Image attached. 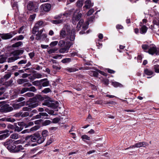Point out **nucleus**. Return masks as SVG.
<instances>
[{"instance_id":"f257e3e1","label":"nucleus","mask_w":159,"mask_h":159,"mask_svg":"<svg viewBox=\"0 0 159 159\" xmlns=\"http://www.w3.org/2000/svg\"><path fill=\"white\" fill-rule=\"evenodd\" d=\"M60 37L61 38H66V39L74 40L75 38V30L70 26L66 25L60 31Z\"/></svg>"},{"instance_id":"f03ea898","label":"nucleus","mask_w":159,"mask_h":159,"mask_svg":"<svg viewBox=\"0 0 159 159\" xmlns=\"http://www.w3.org/2000/svg\"><path fill=\"white\" fill-rule=\"evenodd\" d=\"M70 41H66L65 46L63 48L60 49L59 50V52L61 53H64L67 52L68 51L74 43V40H70Z\"/></svg>"},{"instance_id":"7ed1b4c3","label":"nucleus","mask_w":159,"mask_h":159,"mask_svg":"<svg viewBox=\"0 0 159 159\" xmlns=\"http://www.w3.org/2000/svg\"><path fill=\"white\" fill-rule=\"evenodd\" d=\"M4 145L10 152H14L15 148H16V146L14 144L13 140L10 139L4 143Z\"/></svg>"},{"instance_id":"20e7f679","label":"nucleus","mask_w":159,"mask_h":159,"mask_svg":"<svg viewBox=\"0 0 159 159\" xmlns=\"http://www.w3.org/2000/svg\"><path fill=\"white\" fill-rule=\"evenodd\" d=\"M27 7L28 9L29 10H32L35 12L39 10V4L35 2H30Z\"/></svg>"},{"instance_id":"39448f33","label":"nucleus","mask_w":159,"mask_h":159,"mask_svg":"<svg viewBox=\"0 0 159 159\" xmlns=\"http://www.w3.org/2000/svg\"><path fill=\"white\" fill-rule=\"evenodd\" d=\"M25 140L28 142H36L34 143H30L29 145L30 146H34L37 145V134L35 136L30 135L26 137L25 138Z\"/></svg>"},{"instance_id":"423d86ee","label":"nucleus","mask_w":159,"mask_h":159,"mask_svg":"<svg viewBox=\"0 0 159 159\" xmlns=\"http://www.w3.org/2000/svg\"><path fill=\"white\" fill-rule=\"evenodd\" d=\"M44 25V22L42 20L37 21L35 24L32 30V33L34 34H36L39 29L42 28Z\"/></svg>"},{"instance_id":"0eeeda50","label":"nucleus","mask_w":159,"mask_h":159,"mask_svg":"<svg viewBox=\"0 0 159 159\" xmlns=\"http://www.w3.org/2000/svg\"><path fill=\"white\" fill-rule=\"evenodd\" d=\"M148 52L149 54L152 55L154 54H155L156 55H159V52L157 49L156 47L153 45L149 46Z\"/></svg>"},{"instance_id":"6e6552de","label":"nucleus","mask_w":159,"mask_h":159,"mask_svg":"<svg viewBox=\"0 0 159 159\" xmlns=\"http://www.w3.org/2000/svg\"><path fill=\"white\" fill-rule=\"evenodd\" d=\"M74 9H72L70 10L67 11L65 12L63 14H60L57 16H56L54 18L56 19H61L62 18V17L64 19H65V18L63 17V16H65L66 17H67L69 16L72 13V12L73 11Z\"/></svg>"},{"instance_id":"1a4fd4ad","label":"nucleus","mask_w":159,"mask_h":159,"mask_svg":"<svg viewBox=\"0 0 159 159\" xmlns=\"http://www.w3.org/2000/svg\"><path fill=\"white\" fill-rule=\"evenodd\" d=\"M30 102L29 104L28 107L31 108L36 107L39 105V101L36 98H33L31 99Z\"/></svg>"},{"instance_id":"9d476101","label":"nucleus","mask_w":159,"mask_h":159,"mask_svg":"<svg viewBox=\"0 0 159 159\" xmlns=\"http://www.w3.org/2000/svg\"><path fill=\"white\" fill-rule=\"evenodd\" d=\"M82 16L81 13L75 12L72 18V23L73 24H75L76 22L78 21L81 18Z\"/></svg>"},{"instance_id":"9b49d317","label":"nucleus","mask_w":159,"mask_h":159,"mask_svg":"<svg viewBox=\"0 0 159 159\" xmlns=\"http://www.w3.org/2000/svg\"><path fill=\"white\" fill-rule=\"evenodd\" d=\"M84 23V20L83 19H81L80 20L79 22L78 23L77 26V29H80L81 27V26L82 25V28L84 30L87 29L88 27V25L89 24V22H87L86 24Z\"/></svg>"},{"instance_id":"f8f14e48","label":"nucleus","mask_w":159,"mask_h":159,"mask_svg":"<svg viewBox=\"0 0 159 159\" xmlns=\"http://www.w3.org/2000/svg\"><path fill=\"white\" fill-rule=\"evenodd\" d=\"M13 110V108L10 107L8 105L6 104L1 107L0 111L2 112H7Z\"/></svg>"},{"instance_id":"ddd939ff","label":"nucleus","mask_w":159,"mask_h":159,"mask_svg":"<svg viewBox=\"0 0 159 159\" xmlns=\"http://www.w3.org/2000/svg\"><path fill=\"white\" fill-rule=\"evenodd\" d=\"M51 5L49 3H46L42 5L40 7L45 11H50L51 8Z\"/></svg>"},{"instance_id":"4468645a","label":"nucleus","mask_w":159,"mask_h":159,"mask_svg":"<svg viewBox=\"0 0 159 159\" xmlns=\"http://www.w3.org/2000/svg\"><path fill=\"white\" fill-rule=\"evenodd\" d=\"M25 102L23 101L18 103L13 104L12 107L15 110H16L20 108L21 107L25 105Z\"/></svg>"},{"instance_id":"2eb2a0df","label":"nucleus","mask_w":159,"mask_h":159,"mask_svg":"<svg viewBox=\"0 0 159 159\" xmlns=\"http://www.w3.org/2000/svg\"><path fill=\"white\" fill-rule=\"evenodd\" d=\"M85 5L83 7V9H85L90 8L93 6V3L92 4L91 2L89 0H86L85 2Z\"/></svg>"},{"instance_id":"dca6fc26","label":"nucleus","mask_w":159,"mask_h":159,"mask_svg":"<svg viewBox=\"0 0 159 159\" xmlns=\"http://www.w3.org/2000/svg\"><path fill=\"white\" fill-rule=\"evenodd\" d=\"M13 36V35L11 33L2 34L1 38L3 39L7 40L11 38Z\"/></svg>"},{"instance_id":"f3484780","label":"nucleus","mask_w":159,"mask_h":159,"mask_svg":"<svg viewBox=\"0 0 159 159\" xmlns=\"http://www.w3.org/2000/svg\"><path fill=\"white\" fill-rule=\"evenodd\" d=\"M140 26H141L140 29V33L141 34H145L147 32L148 28L145 25H142V22H140Z\"/></svg>"},{"instance_id":"a211bd4d","label":"nucleus","mask_w":159,"mask_h":159,"mask_svg":"<svg viewBox=\"0 0 159 159\" xmlns=\"http://www.w3.org/2000/svg\"><path fill=\"white\" fill-rule=\"evenodd\" d=\"M23 52V51L22 50H17L15 51L12 52V54L14 57H17L19 58V57L18 56L20 54H22Z\"/></svg>"},{"instance_id":"6ab92c4d","label":"nucleus","mask_w":159,"mask_h":159,"mask_svg":"<svg viewBox=\"0 0 159 159\" xmlns=\"http://www.w3.org/2000/svg\"><path fill=\"white\" fill-rule=\"evenodd\" d=\"M41 85L43 87L47 86L49 85V81L46 78L44 79L40 80Z\"/></svg>"},{"instance_id":"aec40b11","label":"nucleus","mask_w":159,"mask_h":159,"mask_svg":"<svg viewBox=\"0 0 159 159\" xmlns=\"http://www.w3.org/2000/svg\"><path fill=\"white\" fill-rule=\"evenodd\" d=\"M6 133H3L1 135H0V140H2L5 139L6 138L8 137L10 134L8 133L9 132L8 130H6Z\"/></svg>"},{"instance_id":"412c9836","label":"nucleus","mask_w":159,"mask_h":159,"mask_svg":"<svg viewBox=\"0 0 159 159\" xmlns=\"http://www.w3.org/2000/svg\"><path fill=\"white\" fill-rule=\"evenodd\" d=\"M45 139L39 134H37V143L40 144L44 142Z\"/></svg>"},{"instance_id":"4be33fe9","label":"nucleus","mask_w":159,"mask_h":159,"mask_svg":"<svg viewBox=\"0 0 159 159\" xmlns=\"http://www.w3.org/2000/svg\"><path fill=\"white\" fill-rule=\"evenodd\" d=\"M15 120L12 118L4 117L0 119V121H6L7 122H14Z\"/></svg>"},{"instance_id":"5701e85b","label":"nucleus","mask_w":159,"mask_h":159,"mask_svg":"<svg viewBox=\"0 0 159 159\" xmlns=\"http://www.w3.org/2000/svg\"><path fill=\"white\" fill-rule=\"evenodd\" d=\"M52 100L49 98L47 100H45L44 102L42 103V105H43L47 106L48 107H50L51 103H52Z\"/></svg>"},{"instance_id":"b1692460","label":"nucleus","mask_w":159,"mask_h":159,"mask_svg":"<svg viewBox=\"0 0 159 159\" xmlns=\"http://www.w3.org/2000/svg\"><path fill=\"white\" fill-rule=\"evenodd\" d=\"M56 20H53L52 22L54 24H58L62 23L64 20L65 19L62 17V18L56 19Z\"/></svg>"},{"instance_id":"393cba45","label":"nucleus","mask_w":159,"mask_h":159,"mask_svg":"<svg viewBox=\"0 0 159 159\" xmlns=\"http://www.w3.org/2000/svg\"><path fill=\"white\" fill-rule=\"evenodd\" d=\"M43 29H41L40 30L38 31V33L36 34V39L37 40H39L41 39V36L42 35V34L43 32Z\"/></svg>"},{"instance_id":"a878e982","label":"nucleus","mask_w":159,"mask_h":159,"mask_svg":"<svg viewBox=\"0 0 159 159\" xmlns=\"http://www.w3.org/2000/svg\"><path fill=\"white\" fill-rule=\"evenodd\" d=\"M154 73V72L151 70L148 69H145L144 70V73L148 75H151Z\"/></svg>"},{"instance_id":"bb28decb","label":"nucleus","mask_w":159,"mask_h":159,"mask_svg":"<svg viewBox=\"0 0 159 159\" xmlns=\"http://www.w3.org/2000/svg\"><path fill=\"white\" fill-rule=\"evenodd\" d=\"M24 149L22 145H19L17 146H16V148H15L13 152H19L20 150Z\"/></svg>"},{"instance_id":"cd10ccee","label":"nucleus","mask_w":159,"mask_h":159,"mask_svg":"<svg viewBox=\"0 0 159 159\" xmlns=\"http://www.w3.org/2000/svg\"><path fill=\"white\" fill-rule=\"evenodd\" d=\"M18 59V57H14V56L8 58L7 59V62H12Z\"/></svg>"},{"instance_id":"c85d7f7f","label":"nucleus","mask_w":159,"mask_h":159,"mask_svg":"<svg viewBox=\"0 0 159 159\" xmlns=\"http://www.w3.org/2000/svg\"><path fill=\"white\" fill-rule=\"evenodd\" d=\"M66 42L63 40H61L58 43V45L60 48H63L65 46Z\"/></svg>"},{"instance_id":"c756f323","label":"nucleus","mask_w":159,"mask_h":159,"mask_svg":"<svg viewBox=\"0 0 159 159\" xmlns=\"http://www.w3.org/2000/svg\"><path fill=\"white\" fill-rule=\"evenodd\" d=\"M66 70L69 72H75L78 70V69H76L75 67L67 68L66 69Z\"/></svg>"},{"instance_id":"7c9ffc66","label":"nucleus","mask_w":159,"mask_h":159,"mask_svg":"<svg viewBox=\"0 0 159 159\" xmlns=\"http://www.w3.org/2000/svg\"><path fill=\"white\" fill-rule=\"evenodd\" d=\"M50 105V107L55 109L58 106V102H54L52 101Z\"/></svg>"},{"instance_id":"2f4dec72","label":"nucleus","mask_w":159,"mask_h":159,"mask_svg":"<svg viewBox=\"0 0 159 159\" xmlns=\"http://www.w3.org/2000/svg\"><path fill=\"white\" fill-rule=\"evenodd\" d=\"M112 84L113 86L115 87H123V85L122 84L117 82H112Z\"/></svg>"},{"instance_id":"473e14b6","label":"nucleus","mask_w":159,"mask_h":159,"mask_svg":"<svg viewBox=\"0 0 159 159\" xmlns=\"http://www.w3.org/2000/svg\"><path fill=\"white\" fill-rule=\"evenodd\" d=\"M48 131L47 130H44L42 131L41 135L42 136L46 139V137L48 135Z\"/></svg>"},{"instance_id":"72a5a7b5","label":"nucleus","mask_w":159,"mask_h":159,"mask_svg":"<svg viewBox=\"0 0 159 159\" xmlns=\"http://www.w3.org/2000/svg\"><path fill=\"white\" fill-rule=\"evenodd\" d=\"M76 6L78 7H81L83 4V0H78L76 2Z\"/></svg>"},{"instance_id":"f704fd0d","label":"nucleus","mask_w":159,"mask_h":159,"mask_svg":"<svg viewBox=\"0 0 159 159\" xmlns=\"http://www.w3.org/2000/svg\"><path fill=\"white\" fill-rule=\"evenodd\" d=\"M27 81L28 80L26 79H18L17 80V83L19 84H22L24 83L27 82Z\"/></svg>"},{"instance_id":"c9c22d12","label":"nucleus","mask_w":159,"mask_h":159,"mask_svg":"<svg viewBox=\"0 0 159 159\" xmlns=\"http://www.w3.org/2000/svg\"><path fill=\"white\" fill-rule=\"evenodd\" d=\"M19 138V135L18 134L14 133L10 136V138L13 139H17Z\"/></svg>"},{"instance_id":"e433bc0d","label":"nucleus","mask_w":159,"mask_h":159,"mask_svg":"<svg viewBox=\"0 0 159 159\" xmlns=\"http://www.w3.org/2000/svg\"><path fill=\"white\" fill-rule=\"evenodd\" d=\"M22 44V43L21 42L19 41L13 44L12 45V47L13 48H16L21 46Z\"/></svg>"},{"instance_id":"4c0bfd02","label":"nucleus","mask_w":159,"mask_h":159,"mask_svg":"<svg viewBox=\"0 0 159 159\" xmlns=\"http://www.w3.org/2000/svg\"><path fill=\"white\" fill-rule=\"evenodd\" d=\"M15 131H17L18 132H19L21 131L23 128L22 126L19 127L16 125H15Z\"/></svg>"},{"instance_id":"58836bf2","label":"nucleus","mask_w":159,"mask_h":159,"mask_svg":"<svg viewBox=\"0 0 159 159\" xmlns=\"http://www.w3.org/2000/svg\"><path fill=\"white\" fill-rule=\"evenodd\" d=\"M71 61V59L70 58H66L63 59L61 61V62L63 63H68Z\"/></svg>"},{"instance_id":"ea45409f","label":"nucleus","mask_w":159,"mask_h":159,"mask_svg":"<svg viewBox=\"0 0 159 159\" xmlns=\"http://www.w3.org/2000/svg\"><path fill=\"white\" fill-rule=\"evenodd\" d=\"M153 68L155 72L159 73V65H155L154 66Z\"/></svg>"},{"instance_id":"a19ab883","label":"nucleus","mask_w":159,"mask_h":159,"mask_svg":"<svg viewBox=\"0 0 159 159\" xmlns=\"http://www.w3.org/2000/svg\"><path fill=\"white\" fill-rule=\"evenodd\" d=\"M32 84L36 86H39L41 85L40 80L39 81L37 80L32 82Z\"/></svg>"},{"instance_id":"79ce46f5","label":"nucleus","mask_w":159,"mask_h":159,"mask_svg":"<svg viewBox=\"0 0 159 159\" xmlns=\"http://www.w3.org/2000/svg\"><path fill=\"white\" fill-rule=\"evenodd\" d=\"M11 73L10 72L5 75L3 77V79L5 80L8 79L11 76Z\"/></svg>"},{"instance_id":"37998d69","label":"nucleus","mask_w":159,"mask_h":159,"mask_svg":"<svg viewBox=\"0 0 159 159\" xmlns=\"http://www.w3.org/2000/svg\"><path fill=\"white\" fill-rule=\"evenodd\" d=\"M27 63V60L26 59H24L21 60L19 61L18 64L20 66H22V64H25Z\"/></svg>"},{"instance_id":"c03bdc74","label":"nucleus","mask_w":159,"mask_h":159,"mask_svg":"<svg viewBox=\"0 0 159 159\" xmlns=\"http://www.w3.org/2000/svg\"><path fill=\"white\" fill-rule=\"evenodd\" d=\"M57 48H54L53 49H50V50H48V52L49 54H50L53 53H55L56 51H57Z\"/></svg>"},{"instance_id":"a18cd8bd","label":"nucleus","mask_w":159,"mask_h":159,"mask_svg":"<svg viewBox=\"0 0 159 159\" xmlns=\"http://www.w3.org/2000/svg\"><path fill=\"white\" fill-rule=\"evenodd\" d=\"M51 92V90L49 88H46L44 89L42 91V92L44 93H47Z\"/></svg>"},{"instance_id":"49530a36","label":"nucleus","mask_w":159,"mask_h":159,"mask_svg":"<svg viewBox=\"0 0 159 159\" xmlns=\"http://www.w3.org/2000/svg\"><path fill=\"white\" fill-rule=\"evenodd\" d=\"M142 48L143 50L147 52L146 50L148 49H149V46L147 45V44H143L142 46Z\"/></svg>"},{"instance_id":"de8ad7c7","label":"nucleus","mask_w":159,"mask_h":159,"mask_svg":"<svg viewBox=\"0 0 159 159\" xmlns=\"http://www.w3.org/2000/svg\"><path fill=\"white\" fill-rule=\"evenodd\" d=\"M51 122V121L49 120H46L44 121L43 123V125L44 126H46L49 125Z\"/></svg>"},{"instance_id":"09e8293b","label":"nucleus","mask_w":159,"mask_h":159,"mask_svg":"<svg viewBox=\"0 0 159 159\" xmlns=\"http://www.w3.org/2000/svg\"><path fill=\"white\" fill-rule=\"evenodd\" d=\"M53 141V139L51 137L49 138V139L48 140L46 145H50L51 143Z\"/></svg>"},{"instance_id":"8fccbe9b","label":"nucleus","mask_w":159,"mask_h":159,"mask_svg":"<svg viewBox=\"0 0 159 159\" xmlns=\"http://www.w3.org/2000/svg\"><path fill=\"white\" fill-rule=\"evenodd\" d=\"M81 138L83 139H86L88 140H90V138L86 135H84L81 136Z\"/></svg>"},{"instance_id":"3c124183","label":"nucleus","mask_w":159,"mask_h":159,"mask_svg":"<svg viewBox=\"0 0 159 159\" xmlns=\"http://www.w3.org/2000/svg\"><path fill=\"white\" fill-rule=\"evenodd\" d=\"M29 116V113L28 112H23L22 111V117H25Z\"/></svg>"},{"instance_id":"603ef678","label":"nucleus","mask_w":159,"mask_h":159,"mask_svg":"<svg viewBox=\"0 0 159 159\" xmlns=\"http://www.w3.org/2000/svg\"><path fill=\"white\" fill-rule=\"evenodd\" d=\"M39 125H35L34 127L31 128L30 129L31 131H34L37 130L39 129Z\"/></svg>"},{"instance_id":"864d4df0","label":"nucleus","mask_w":159,"mask_h":159,"mask_svg":"<svg viewBox=\"0 0 159 159\" xmlns=\"http://www.w3.org/2000/svg\"><path fill=\"white\" fill-rule=\"evenodd\" d=\"M41 115L40 114V113L39 114L37 115L36 116H33L32 118V120H34L35 119H40L41 118Z\"/></svg>"},{"instance_id":"5fc2aeb1","label":"nucleus","mask_w":159,"mask_h":159,"mask_svg":"<svg viewBox=\"0 0 159 159\" xmlns=\"http://www.w3.org/2000/svg\"><path fill=\"white\" fill-rule=\"evenodd\" d=\"M58 43L57 41H56L52 42L50 44V46L53 47L56 45Z\"/></svg>"},{"instance_id":"6e6d98bb","label":"nucleus","mask_w":159,"mask_h":159,"mask_svg":"<svg viewBox=\"0 0 159 159\" xmlns=\"http://www.w3.org/2000/svg\"><path fill=\"white\" fill-rule=\"evenodd\" d=\"M31 107L28 106V107H23L22 108V110L24 111H30L31 110Z\"/></svg>"},{"instance_id":"4d7b16f0","label":"nucleus","mask_w":159,"mask_h":159,"mask_svg":"<svg viewBox=\"0 0 159 159\" xmlns=\"http://www.w3.org/2000/svg\"><path fill=\"white\" fill-rule=\"evenodd\" d=\"M94 12V10L93 9H91L89 11H88L87 15L88 16H89L92 14Z\"/></svg>"},{"instance_id":"13d9d810","label":"nucleus","mask_w":159,"mask_h":159,"mask_svg":"<svg viewBox=\"0 0 159 159\" xmlns=\"http://www.w3.org/2000/svg\"><path fill=\"white\" fill-rule=\"evenodd\" d=\"M29 91V88H23L22 89L21 91L20 92V93L21 94H23L24 93Z\"/></svg>"},{"instance_id":"bf43d9fd","label":"nucleus","mask_w":159,"mask_h":159,"mask_svg":"<svg viewBox=\"0 0 159 159\" xmlns=\"http://www.w3.org/2000/svg\"><path fill=\"white\" fill-rule=\"evenodd\" d=\"M38 112V111L37 110H34L33 111H32L31 112V113L30 114V115L29 116L30 117L32 116L34 114H36Z\"/></svg>"},{"instance_id":"052dcab7","label":"nucleus","mask_w":159,"mask_h":159,"mask_svg":"<svg viewBox=\"0 0 159 159\" xmlns=\"http://www.w3.org/2000/svg\"><path fill=\"white\" fill-rule=\"evenodd\" d=\"M135 147L136 148H140L142 147V142H138L135 143Z\"/></svg>"},{"instance_id":"680f3d73","label":"nucleus","mask_w":159,"mask_h":159,"mask_svg":"<svg viewBox=\"0 0 159 159\" xmlns=\"http://www.w3.org/2000/svg\"><path fill=\"white\" fill-rule=\"evenodd\" d=\"M24 26H22L19 29V30L18 31V33L19 34H20V33H24V31H23V30L24 28Z\"/></svg>"},{"instance_id":"e2e57ef3","label":"nucleus","mask_w":159,"mask_h":159,"mask_svg":"<svg viewBox=\"0 0 159 159\" xmlns=\"http://www.w3.org/2000/svg\"><path fill=\"white\" fill-rule=\"evenodd\" d=\"M62 56L61 55L57 54L53 57L52 58L55 59H57L62 58Z\"/></svg>"},{"instance_id":"0e129e2a","label":"nucleus","mask_w":159,"mask_h":159,"mask_svg":"<svg viewBox=\"0 0 159 159\" xmlns=\"http://www.w3.org/2000/svg\"><path fill=\"white\" fill-rule=\"evenodd\" d=\"M45 111L47 112L50 115H55V114H54V111L53 110H48V111L47 110V109H46L45 110Z\"/></svg>"},{"instance_id":"69168bd1","label":"nucleus","mask_w":159,"mask_h":159,"mask_svg":"<svg viewBox=\"0 0 159 159\" xmlns=\"http://www.w3.org/2000/svg\"><path fill=\"white\" fill-rule=\"evenodd\" d=\"M7 128L9 129H14L15 130V126H14V125H12L11 124H9L8 125Z\"/></svg>"},{"instance_id":"338daca9","label":"nucleus","mask_w":159,"mask_h":159,"mask_svg":"<svg viewBox=\"0 0 159 159\" xmlns=\"http://www.w3.org/2000/svg\"><path fill=\"white\" fill-rule=\"evenodd\" d=\"M29 91L35 92L36 91V89L35 87L32 86L29 88Z\"/></svg>"},{"instance_id":"774afa93","label":"nucleus","mask_w":159,"mask_h":159,"mask_svg":"<svg viewBox=\"0 0 159 159\" xmlns=\"http://www.w3.org/2000/svg\"><path fill=\"white\" fill-rule=\"evenodd\" d=\"M60 120V119L59 118L57 117L53 119L52 120V122L54 123H57Z\"/></svg>"}]
</instances>
